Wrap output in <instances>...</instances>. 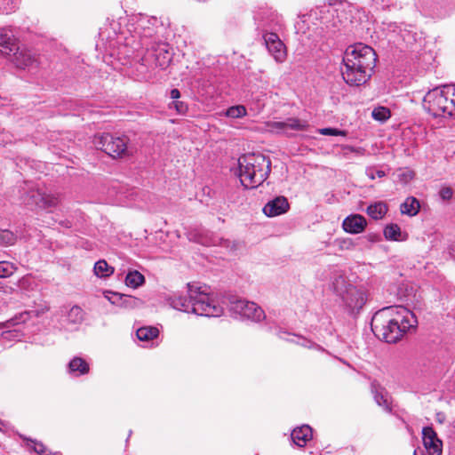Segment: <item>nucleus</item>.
Returning a JSON list of instances; mask_svg holds the SVG:
<instances>
[{"mask_svg":"<svg viewBox=\"0 0 455 455\" xmlns=\"http://www.w3.org/2000/svg\"><path fill=\"white\" fill-rule=\"evenodd\" d=\"M417 325L414 313L403 306L383 307L374 314L371 323L374 335L387 343L397 342L406 331L414 330Z\"/></svg>","mask_w":455,"mask_h":455,"instance_id":"f257e3e1","label":"nucleus"},{"mask_svg":"<svg viewBox=\"0 0 455 455\" xmlns=\"http://www.w3.org/2000/svg\"><path fill=\"white\" fill-rule=\"evenodd\" d=\"M377 54L369 45L362 43L348 45L343 52L340 72L350 86L364 84L376 66Z\"/></svg>","mask_w":455,"mask_h":455,"instance_id":"f03ea898","label":"nucleus"},{"mask_svg":"<svg viewBox=\"0 0 455 455\" xmlns=\"http://www.w3.org/2000/svg\"><path fill=\"white\" fill-rule=\"evenodd\" d=\"M186 294L173 293L167 299L174 309L206 317H219L223 314L220 307L209 292V287L188 283Z\"/></svg>","mask_w":455,"mask_h":455,"instance_id":"7ed1b4c3","label":"nucleus"},{"mask_svg":"<svg viewBox=\"0 0 455 455\" xmlns=\"http://www.w3.org/2000/svg\"><path fill=\"white\" fill-rule=\"evenodd\" d=\"M158 20L154 16L140 15L127 26L129 36L124 37L123 44L119 48V54L124 58H136L135 53L140 52L144 46H148L154 42V36L156 33Z\"/></svg>","mask_w":455,"mask_h":455,"instance_id":"20e7f679","label":"nucleus"},{"mask_svg":"<svg viewBox=\"0 0 455 455\" xmlns=\"http://www.w3.org/2000/svg\"><path fill=\"white\" fill-rule=\"evenodd\" d=\"M239 179L246 188L261 185L271 172V161L263 154H247L238 158Z\"/></svg>","mask_w":455,"mask_h":455,"instance_id":"39448f33","label":"nucleus"},{"mask_svg":"<svg viewBox=\"0 0 455 455\" xmlns=\"http://www.w3.org/2000/svg\"><path fill=\"white\" fill-rule=\"evenodd\" d=\"M332 289L350 314H358L367 301L365 290L349 283L339 272L333 277Z\"/></svg>","mask_w":455,"mask_h":455,"instance_id":"423d86ee","label":"nucleus"},{"mask_svg":"<svg viewBox=\"0 0 455 455\" xmlns=\"http://www.w3.org/2000/svg\"><path fill=\"white\" fill-rule=\"evenodd\" d=\"M449 84L435 87L423 99L424 108L435 117H450L455 114Z\"/></svg>","mask_w":455,"mask_h":455,"instance_id":"0eeeda50","label":"nucleus"},{"mask_svg":"<svg viewBox=\"0 0 455 455\" xmlns=\"http://www.w3.org/2000/svg\"><path fill=\"white\" fill-rule=\"evenodd\" d=\"M146 47V52L140 56V52L135 53L139 57L132 58L136 60L144 67L166 68L172 60V53L169 44L163 42L154 41Z\"/></svg>","mask_w":455,"mask_h":455,"instance_id":"6e6552de","label":"nucleus"},{"mask_svg":"<svg viewBox=\"0 0 455 455\" xmlns=\"http://www.w3.org/2000/svg\"><path fill=\"white\" fill-rule=\"evenodd\" d=\"M20 192V200L25 205L31 208L50 209L56 207L60 203L57 195L48 194L40 188H36L31 182H24Z\"/></svg>","mask_w":455,"mask_h":455,"instance_id":"1a4fd4ad","label":"nucleus"},{"mask_svg":"<svg viewBox=\"0 0 455 455\" xmlns=\"http://www.w3.org/2000/svg\"><path fill=\"white\" fill-rule=\"evenodd\" d=\"M94 143L98 148L113 158L124 157L130 154L129 138L126 135L103 133L95 137Z\"/></svg>","mask_w":455,"mask_h":455,"instance_id":"9d476101","label":"nucleus"},{"mask_svg":"<svg viewBox=\"0 0 455 455\" xmlns=\"http://www.w3.org/2000/svg\"><path fill=\"white\" fill-rule=\"evenodd\" d=\"M254 22L256 29L265 33L274 32L282 25L281 18L278 14L267 8H260L254 14Z\"/></svg>","mask_w":455,"mask_h":455,"instance_id":"9b49d317","label":"nucleus"},{"mask_svg":"<svg viewBox=\"0 0 455 455\" xmlns=\"http://www.w3.org/2000/svg\"><path fill=\"white\" fill-rule=\"evenodd\" d=\"M231 310L235 314L256 323L260 322L266 317L264 310L259 306L252 301L242 299L231 303Z\"/></svg>","mask_w":455,"mask_h":455,"instance_id":"f8f14e48","label":"nucleus"},{"mask_svg":"<svg viewBox=\"0 0 455 455\" xmlns=\"http://www.w3.org/2000/svg\"><path fill=\"white\" fill-rule=\"evenodd\" d=\"M268 52L276 62H283L286 59V48L275 32L265 33L262 35Z\"/></svg>","mask_w":455,"mask_h":455,"instance_id":"ddd939ff","label":"nucleus"},{"mask_svg":"<svg viewBox=\"0 0 455 455\" xmlns=\"http://www.w3.org/2000/svg\"><path fill=\"white\" fill-rule=\"evenodd\" d=\"M10 60L18 68H30L37 67V60L32 52L26 48H20L16 45V48L12 52H11V56H7Z\"/></svg>","mask_w":455,"mask_h":455,"instance_id":"4468645a","label":"nucleus"},{"mask_svg":"<svg viewBox=\"0 0 455 455\" xmlns=\"http://www.w3.org/2000/svg\"><path fill=\"white\" fill-rule=\"evenodd\" d=\"M422 439L425 449L428 455L442 454V441L437 437L435 431L431 427H425L422 429Z\"/></svg>","mask_w":455,"mask_h":455,"instance_id":"2eb2a0df","label":"nucleus"},{"mask_svg":"<svg viewBox=\"0 0 455 455\" xmlns=\"http://www.w3.org/2000/svg\"><path fill=\"white\" fill-rule=\"evenodd\" d=\"M268 127L273 130L283 131L287 134L286 130L288 129L297 132L307 131L309 124L306 120L291 117L285 121L271 122L268 124Z\"/></svg>","mask_w":455,"mask_h":455,"instance_id":"dca6fc26","label":"nucleus"},{"mask_svg":"<svg viewBox=\"0 0 455 455\" xmlns=\"http://www.w3.org/2000/svg\"><path fill=\"white\" fill-rule=\"evenodd\" d=\"M367 226L366 219L360 214L347 216L342 222L343 229L349 234L362 233Z\"/></svg>","mask_w":455,"mask_h":455,"instance_id":"f3484780","label":"nucleus"},{"mask_svg":"<svg viewBox=\"0 0 455 455\" xmlns=\"http://www.w3.org/2000/svg\"><path fill=\"white\" fill-rule=\"evenodd\" d=\"M288 209V200L284 196H277L264 206L263 212L268 217H275L286 212Z\"/></svg>","mask_w":455,"mask_h":455,"instance_id":"a211bd4d","label":"nucleus"},{"mask_svg":"<svg viewBox=\"0 0 455 455\" xmlns=\"http://www.w3.org/2000/svg\"><path fill=\"white\" fill-rule=\"evenodd\" d=\"M16 45L17 41L13 32L7 28H0V52L5 56H11Z\"/></svg>","mask_w":455,"mask_h":455,"instance_id":"6ab92c4d","label":"nucleus"},{"mask_svg":"<svg viewBox=\"0 0 455 455\" xmlns=\"http://www.w3.org/2000/svg\"><path fill=\"white\" fill-rule=\"evenodd\" d=\"M291 441L299 447H304L312 438V428L308 425H303L293 429L291 435Z\"/></svg>","mask_w":455,"mask_h":455,"instance_id":"aec40b11","label":"nucleus"},{"mask_svg":"<svg viewBox=\"0 0 455 455\" xmlns=\"http://www.w3.org/2000/svg\"><path fill=\"white\" fill-rule=\"evenodd\" d=\"M89 371V363L84 358L79 356H75L68 364V371L74 377L85 375Z\"/></svg>","mask_w":455,"mask_h":455,"instance_id":"412c9836","label":"nucleus"},{"mask_svg":"<svg viewBox=\"0 0 455 455\" xmlns=\"http://www.w3.org/2000/svg\"><path fill=\"white\" fill-rule=\"evenodd\" d=\"M61 315L65 317V322L70 324H79L84 320V310L79 306H73L70 308L63 307Z\"/></svg>","mask_w":455,"mask_h":455,"instance_id":"4be33fe9","label":"nucleus"},{"mask_svg":"<svg viewBox=\"0 0 455 455\" xmlns=\"http://www.w3.org/2000/svg\"><path fill=\"white\" fill-rule=\"evenodd\" d=\"M383 233L387 240L405 241L407 239V235L403 234L400 227L395 223L387 225L384 228Z\"/></svg>","mask_w":455,"mask_h":455,"instance_id":"5701e85b","label":"nucleus"},{"mask_svg":"<svg viewBox=\"0 0 455 455\" xmlns=\"http://www.w3.org/2000/svg\"><path fill=\"white\" fill-rule=\"evenodd\" d=\"M387 205L383 202H376L370 204L367 209V214L373 220H381L387 212Z\"/></svg>","mask_w":455,"mask_h":455,"instance_id":"b1692460","label":"nucleus"},{"mask_svg":"<svg viewBox=\"0 0 455 455\" xmlns=\"http://www.w3.org/2000/svg\"><path fill=\"white\" fill-rule=\"evenodd\" d=\"M420 208V204L418 199L413 196H409L401 204L400 210L402 214L408 216H415L418 214Z\"/></svg>","mask_w":455,"mask_h":455,"instance_id":"393cba45","label":"nucleus"},{"mask_svg":"<svg viewBox=\"0 0 455 455\" xmlns=\"http://www.w3.org/2000/svg\"><path fill=\"white\" fill-rule=\"evenodd\" d=\"M115 268L105 259L98 260L93 267L94 275L100 278H107L114 274Z\"/></svg>","mask_w":455,"mask_h":455,"instance_id":"a878e982","label":"nucleus"},{"mask_svg":"<svg viewBox=\"0 0 455 455\" xmlns=\"http://www.w3.org/2000/svg\"><path fill=\"white\" fill-rule=\"evenodd\" d=\"M137 337L141 341H149L157 338L159 331L156 327L147 326L137 330Z\"/></svg>","mask_w":455,"mask_h":455,"instance_id":"bb28decb","label":"nucleus"},{"mask_svg":"<svg viewBox=\"0 0 455 455\" xmlns=\"http://www.w3.org/2000/svg\"><path fill=\"white\" fill-rule=\"evenodd\" d=\"M145 282V277L137 270L130 271L125 277V284L132 288H138Z\"/></svg>","mask_w":455,"mask_h":455,"instance_id":"cd10ccee","label":"nucleus"},{"mask_svg":"<svg viewBox=\"0 0 455 455\" xmlns=\"http://www.w3.org/2000/svg\"><path fill=\"white\" fill-rule=\"evenodd\" d=\"M23 439L27 441V447L28 449H32L39 455H60L59 452L50 451L47 447L40 442H36L35 440L28 439L25 437Z\"/></svg>","mask_w":455,"mask_h":455,"instance_id":"c85d7f7f","label":"nucleus"},{"mask_svg":"<svg viewBox=\"0 0 455 455\" xmlns=\"http://www.w3.org/2000/svg\"><path fill=\"white\" fill-rule=\"evenodd\" d=\"M374 400L379 406L383 407L387 411H391L390 403L388 401V395L383 388H375Z\"/></svg>","mask_w":455,"mask_h":455,"instance_id":"c756f323","label":"nucleus"},{"mask_svg":"<svg viewBox=\"0 0 455 455\" xmlns=\"http://www.w3.org/2000/svg\"><path fill=\"white\" fill-rule=\"evenodd\" d=\"M443 2L444 0H421L420 4L425 11L435 14L443 7Z\"/></svg>","mask_w":455,"mask_h":455,"instance_id":"7c9ffc66","label":"nucleus"},{"mask_svg":"<svg viewBox=\"0 0 455 455\" xmlns=\"http://www.w3.org/2000/svg\"><path fill=\"white\" fill-rule=\"evenodd\" d=\"M371 116L377 121L385 122L390 118L391 113L386 107H378L372 110Z\"/></svg>","mask_w":455,"mask_h":455,"instance_id":"2f4dec72","label":"nucleus"},{"mask_svg":"<svg viewBox=\"0 0 455 455\" xmlns=\"http://www.w3.org/2000/svg\"><path fill=\"white\" fill-rule=\"evenodd\" d=\"M20 4V0H0V13L14 12Z\"/></svg>","mask_w":455,"mask_h":455,"instance_id":"473e14b6","label":"nucleus"},{"mask_svg":"<svg viewBox=\"0 0 455 455\" xmlns=\"http://www.w3.org/2000/svg\"><path fill=\"white\" fill-rule=\"evenodd\" d=\"M246 108L242 105L233 106L227 109L226 116L231 118H240L246 115Z\"/></svg>","mask_w":455,"mask_h":455,"instance_id":"72a5a7b5","label":"nucleus"},{"mask_svg":"<svg viewBox=\"0 0 455 455\" xmlns=\"http://www.w3.org/2000/svg\"><path fill=\"white\" fill-rule=\"evenodd\" d=\"M16 270L12 263L0 261V278H5L12 275Z\"/></svg>","mask_w":455,"mask_h":455,"instance_id":"f704fd0d","label":"nucleus"},{"mask_svg":"<svg viewBox=\"0 0 455 455\" xmlns=\"http://www.w3.org/2000/svg\"><path fill=\"white\" fill-rule=\"evenodd\" d=\"M168 107L170 109H174L179 115H185L188 110L187 103L179 100H172L169 103Z\"/></svg>","mask_w":455,"mask_h":455,"instance_id":"c9c22d12","label":"nucleus"},{"mask_svg":"<svg viewBox=\"0 0 455 455\" xmlns=\"http://www.w3.org/2000/svg\"><path fill=\"white\" fill-rule=\"evenodd\" d=\"M141 301L132 296L125 295L124 299L120 302V307L124 308H134L139 306Z\"/></svg>","mask_w":455,"mask_h":455,"instance_id":"e433bc0d","label":"nucleus"},{"mask_svg":"<svg viewBox=\"0 0 455 455\" xmlns=\"http://www.w3.org/2000/svg\"><path fill=\"white\" fill-rule=\"evenodd\" d=\"M28 313L24 312V313L20 314V315H16L15 317L7 321L5 323V326L7 328L16 326V325L20 324V323H25L28 320Z\"/></svg>","mask_w":455,"mask_h":455,"instance_id":"4c0bfd02","label":"nucleus"},{"mask_svg":"<svg viewBox=\"0 0 455 455\" xmlns=\"http://www.w3.org/2000/svg\"><path fill=\"white\" fill-rule=\"evenodd\" d=\"M125 294H122L119 292H114V291H107L105 293V298L108 299V300L114 304L120 307V302L122 299H124Z\"/></svg>","mask_w":455,"mask_h":455,"instance_id":"58836bf2","label":"nucleus"},{"mask_svg":"<svg viewBox=\"0 0 455 455\" xmlns=\"http://www.w3.org/2000/svg\"><path fill=\"white\" fill-rule=\"evenodd\" d=\"M15 241V235L12 232L6 229H0V243L4 244H12Z\"/></svg>","mask_w":455,"mask_h":455,"instance_id":"ea45409f","label":"nucleus"},{"mask_svg":"<svg viewBox=\"0 0 455 455\" xmlns=\"http://www.w3.org/2000/svg\"><path fill=\"white\" fill-rule=\"evenodd\" d=\"M398 36L401 38V40L407 44H411L415 40L414 36L411 34V32L405 28H400Z\"/></svg>","mask_w":455,"mask_h":455,"instance_id":"a19ab883","label":"nucleus"},{"mask_svg":"<svg viewBox=\"0 0 455 455\" xmlns=\"http://www.w3.org/2000/svg\"><path fill=\"white\" fill-rule=\"evenodd\" d=\"M335 244L338 245L341 250H349L353 248L354 243L349 238H338L335 240Z\"/></svg>","mask_w":455,"mask_h":455,"instance_id":"79ce46f5","label":"nucleus"},{"mask_svg":"<svg viewBox=\"0 0 455 455\" xmlns=\"http://www.w3.org/2000/svg\"><path fill=\"white\" fill-rule=\"evenodd\" d=\"M414 177V173L411 170H404L398 174L399 180L403 183L410 182Z\"/></svg>","mask_w":455,"mask_h":455,"instance_id":"37998d69","label":"nucleus"},{"mask_svg":"<svg viewBox=\"0 0 455 455\" xmlns=\"http://www.w3.org/2000/svg\"><path fill=\"white\" fill-rule=\"evenodd\" d=\"M319 133L326 136H339L344 134L343 132L335 128H323L319 130Z\"/></svg>","mask_w":455,"mask_h":455,"instance_id":"c03bdc74","label":"nucleus"},{"mask_svg":"<svg viewBox=\"0 0 455 455\" xmlns=\"http://www.w3.org/2000/svg\"><path fill=\"white\" fill-rule=\"evenodd\" d=\"M439 194L442 199L450 200L452 197L453 191L451 188L445 187L440 190Z\"/></svg>","mask_w":455,"mask_h":455,"instance_id":"a18cd8bd","label":"nucleus"},{"mask_svg":"<svg viewBox=\"0 0 455 455\" xmlns=\"http://www.w3.org/2000/svg\"><path fill=\"white\" fill-rule=\"evenodd\" d=\"M385 175H386V173L382 170H377L375 172H373L372 171L368 172V176L371 180H374L376 176L379 178H382Z\"/></svg>","mask_w":455,"mask_h":455,"instance_id":"49530a36","label":"nucleus"},{"mask_svg":"<svg viewBox=\"0 0 455 455\" xmlns=\"http://www.w3.org/2000/svg\"><path fill=\"white\" fill-rule=\"evenodd\" d=\"M170 98L172 100H177L180 98V92L174 88V89H172L171 92H170Z\"/></svg>","mask_w":455,"mask_h":455,"instance_id":"de8ad7c7","label":"nucleus"},{"mask_svg":"<svg viewBox=\"0 0 455 455\" xmlns=\"http://www.w3.org/2000/svg\"><path fill=\"white\" fill-rule=\"evenodd\" d=\"M224 243H225L224 245L228 248L229 245L231 244V242L226 240V241H224ZM237 245H238L237 243H232L231 250H236Z\"/></svg>","mask_w":455,"mask_h":455,"instance_id":"09e8293b","label":"nucleus"},{"mask_svg":"<svg viewBox=\"0 0 455 455\" xmlns=\"http://www.w3.org/2000/svg\"><path fill=\"white\" fill-rule=\"evenodd\" d=\"M449 252L450 255L455 259V243L450 246Z\"/></svg>","mask_w":455,"mask_h":455,"instance_id":"8fccbe9b","label":"nucleus"},{"mask_svg":"<svg viewBox=\"0 0 455 455\" xmlns=\"http://www.w3.org/2000/svg\"><path fill=\"white\" fill-rule=\"evenodd\" d=\"M345 0H328L329 5H335L343 3Z\"/></svg>","mask_w":455,"mask_h":455,"instance_id":"3c124183","label":"nucleus"},{"mask_svg":"<svg viewBox=\"0 0 455 455\" xmlns=\"http://www.w3.org/2000/svg\"><path fill=\"white\" fill-rule=\"evenodd\" d=\"M301 345L304 347H311L314 344L309 340L302 339Z\"/></svg>","mask_w":455,"mask_h":455,"instance_id":"603ef678","label":"nucleus"},{"mask_svg":"<svg viewBox=\"0 0 455 455\" xmlns=\"http://www.w3.org/2000/svg\"><path fill=\"white\" fill-rule=\"evenodd\" d=\"M369 240L371 242L379 241V236L377 235H369Z\"/></svg>","mask_w":455,"mask_h":455,"instance_id":"864d4df0","label":"nucleus"},{"mask_svg":"<svg viewBox=\"0 0 455 455\" xmlns=\"http://www.w3.org/2000/svg\"><path fill=\"white\" fill-rule=\"evenodd\" d=\"M381 1H382L383 5H387L391 0H381Z\"/></svg>","mask_w":455,"mask_h":455,"instance_id":"5fc2aeb1","label":"nucleus"},{"mask_svg":"<svg viewBox=\"0 0 455 455\" xmlns=\"http://www.w3.org/2000/svg\"><path fill=\"white\" fill-rule=\"evenodd\" d=\"M333 26H334L335 28H337V30H339V28L337 26V24H336L335 22L333 23Z\"/></svg>","mask_w":455,"mask_h":455,"instance_id":"6e6d98bb","label":"nucleus"},{"mask_svg":"<svg viewBox=\"0 0 455 455\" xmlns=\"http://www.w3.org/2000/svg\"><path fill=\"white\" fill-rule=\"evenodd\" d=\"M414 455H417V451H414Z\"/></svg>","mask_w":455,"mask_h":455,"instance_id":"4d7b16f0","label":"nucleus"},{"mask_svg":"<svg viewBox=\"0 0 455 455\" xmlns=\"http://www.w3.org/2000/svg\"><path fill=\"white\" fill-rule=\"evenodd\" d=\"M423 455H425V454H423Z\"/></svg>","mask_w":455,"mask_h":455,"instance_id":"13d9d810","label":"nucleus"}]
</instances>
